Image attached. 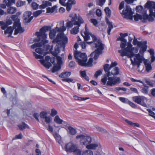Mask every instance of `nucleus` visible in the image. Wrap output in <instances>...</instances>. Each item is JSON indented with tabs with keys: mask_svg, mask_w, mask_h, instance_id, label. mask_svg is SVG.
Instances as JSON below:
<instances>
[{
	"mask_svg": "<svg viewBox=\"0 0 155 155\" xmlns=\"http://www.w3.org/2000/svg\"><path fill=\"white\" fill-rule=\"evenodd\" d=\"M85 31L84 32V33L85 35H90L91 36V35L92 34L91 33L89 32L88 29H87V27L86 25L85 26Z\"/></svg>",
	"mask_w": 155,
	"mask_h": 155,
	"instance_id": "nucleus-54",
	"label": "nucleus"
},
{
	"mask_svg": "<svg viewBox=\"0 0 155 155\" xmlns=\"http://www.w3.org/2000/svg\"><path fill=\"white\" fill-rule=\"evenodd\" d=\"M64 148L66 152H74L77 150L75 145L72 142H69L66 144Z\"/></svg>",
	"mask_w": 155,
	"mask_h": 155,
	"instance_id": "nucleus-14",
	"label": "nucleus"
},
{
	"mask_svg": "<svg viewBox=\"0 0 155 155\" xmlns=\"http://www.w3.org/2000/svg\"><path fill=\"white\" fill-rule=\"evenodd\" d=\"M77 139H80V143L82 145H87L90 143L92 141L91 137L87 135H79L76 136Z\"/></svg>",
	"mask_w": 155,
	"mask_h": 155,
	"instance_id": "nucleus-10",
	"label": "nucleus"
},
{
	"mask_svg": "<svg viewBox=\"0 0 155 155\" xmlns=\"http://www.w3.org/2000/svg\"><path fill=\"white\" fill-rule=\"evenodd\" d=\"M54 121L57 124H62L63 120L60 119L58 115H56L54 117Z\"/></svg>",
	"mask_w": 155,
	"mask_h": 155,
	"instance_id": "nucleus-31",
	"label": "nucleus"
},
{
	"mask_svg": "<svg viewBox=\"0 0 155 155\" xmlns=\"http://www.w3.org/2000/svg\"><path fill=\"white\" fill-rule=\"evenodd\" d=\"M33 54L34 56L37 59H43V56H41L40 55L38 54L35 52H33Z\"/></svg>",
	"mask_w": 155,
	"mask_h": 155,
	"instance_id": "nucleus-53",
	"label": "nucleus"
},
{
	"mask_svg": "<svg viewBox=\"0 0 155 155\" xmlns=\"http://www.w3.org/2000/svg\"><path fill=\"white\" fill-rule=\"evenodd\" d=\"M125 121L128 124L131 126L133 127H139V125L137 123H134L132 122L131 121H129L127 119H125Z\"/></svg>",
	"mask_w": 155,
	"mask_h": 155,
	"instance_id": "nucleus-29",
	"label": "nucleus"
},
{
	"mask_svg": "<svg viewBox=\"0 0 155 155\" xmlns=\"http://www.w3.org/2000/svg\"><path fill=\"white\" fill-rule=\"evenodd\" d=\"M39 61L41 63L47 68H49L51 66V64L49 62H45L44 60H40Z\"/></svg>",
	"mask_w": 155,
	"mask_h": 155,
	"instance_id": "nucleus-21",
	"label": "nucleus"
},
{
	"mask_svg": "<svg viewBox=\"0 0 155 155\" xmlns=\"http://www.w3.org/2000/svg\"><path fill=\"white\" fill-rule=\"evenodd\" d=\"M80 74L83 78L86 76V75L85 71H80Z\"/></svg>",
	"mask_w": 155,
	"mask_h": 155,
	"instance_id": "nucleus-64",
	"label": "nucleus"
},
{
	"mask_svg": "<svg viewBox=\"0 0 155 155\" xmlns=\"http://www.w3.org/2000/svg\"><path fill=\"white\" fill-rule=\"evenodd\" d=\"M62 81H66V82H68V83H70V82H72L73 83H74L75 82V81H73V80L71 78H66V79H63Z\"/></svg>",
	"mask_w": 155,
	"mask_h": 155,
	"instance_id": "nucleus-51",
	"label": "nucleus"
},
{
	"mask_svg": "<svg viewBox=\"0 0 155 155\" xmlns=\"http://www.w3.org/2000/svg\"><path fill=\"white\" fill-rule=\"evenodd\" d=\"M147 41H145L143 42H139L138 46L141 47L139 53H137L138 52L137 48L132 47V45L130 42H128L127 46L124 50H120L118 52L120 54L121 56H127L130 58L131 64L133 66L137 65V68H139L140 64L142 63L144 58L143 56H141L140 54H143V53L146 51L147 48Z\"/></svg>",
	"mask_w": 155,
	"mask_h": 155,
	"instance_id": "nucleus-1",
	"label": "nucleus"
},
{
	"mask_svg": "<svg viewBox=\"0 0 155 155\" xmlns=\"http://www.w3.org/2000/svg\"><path fill=\"white\" fill-rule=\"evenodd\" d=\"M147 110L149 113V116L153 117L155 115V113L152 111L150 109H147Z\"/></svg>",
	"mask_w": 155,
	"mask_h": 155,
	"instance_id": "nucleus-55",
	"label": "nucleus"
},
{
	"mask_svg": "<svg viewBox=\"0 0 155 155\" xmlns=\"http://www.w3.org/2000/svg\"><path fill=\"white\" fill-rule=\"evenodd\" d=\"M15 0H4L3 2L6 4L8 7L11 6L12 3H15Z\"/></svg>",
	"mask_w": 155,
	"mask_h": 155,
	"instance_id": "nucleus-27",
	"label": "nucleus"
},
{
	"mask_svg": "<svg viewBox=\"0 0 155 155\" xmlns=\"http://www.w3.org/2000/svg\"><path fill=\"white\" fill-rule=\"evenodd\" d=\"M143 18V16L137 14H136L134 16V19L136 21H138L139 19L142 20Z\"/></svg>",
	"mask_w": 155,
	"mask_h": 155,
	"instance_id": "nucleus-34",
	"label": "nucleus"
},
{
	"mask_svg": "<svg viewBox=\"0 0 155 155\" xmlns=\"http://www.w3.org/2000/svg\"><path fill=\"white\" fill-rule=\"evenodd\" d=\"M68 42V38L65 35L64 33H58L56 38L52 41L53 43H57L58 45H57L54 47V51H52L53 46L50 49V51L52 55L54 56H56L60 52L59 47L62 48V50L64 51L65 45Z\"/></svg>",
	"mask_w": 155,
	"mask_h": 155,
	"instance_id": "nucleus-3",
	"label": "nucleus"
},
{
	"mask_svg": "<svg viewBox=\"0 0 155 155\" xmlns=\"http://www.w3.org/2000/svg\"><path fill=\"white\" fill-rule=\"evenodd\" d=\"M57 114V111L54 108L51 109V116L52 117H54Z\"/></svg>",
	"mask_w": 155,
	"mask_h": 155,
	"instance_id": "nucleus-46",
	"label": "nucleus"
},
{
	"mask_svg": "<svg viewBox=\"0 0 155 155\" xmlns=\"http://www.w3.org/2000/svg\"><path fill=\"white\" fill-rule=\"evenodd\" d=\"M120 13L124 18L130 20L132 19L133 12L130 6L128 5H126L122 12Z\"/></svg>",
	"mask_w": 155,
	"mask_h": 155,
	"instance_id": "nucleus-9",
	"label": "nucleus"
},
{
	"mask_svg": "<svg viewBox=\"0 0 155 155\" xmlns=\"http://www.w3.org/2000/svg\"><path fill=\"white\" fill-rule=\"evenodd\" d=\"M142 41H138L136 38L135 36H134V39L133 41V44L134 45H136L138 46V45L139 44V42H143Z\"/></svg>",
	"mask_w": 155,
	"mask_h": 155,
	"instance_id": "nucleus-58",
	"label": "nucleus"
},
{
	"mask_svg": "<svg viewBox=\"0 0 155 155\" xmlns=\"http://www.w3.org/2000/svg\"><path fill=\"white\" fill-rule=\"evenodd\" d=\"M106 0H96V5L102 6L104 4Z\"/></svg>",
	"mask_w": 155,
	"mask_h": 155,
	"instance_id": "nucleus-33",
	"label": "nucleus"
},
{
	"mask_svg": "<svg viewBox=\"0 0 155 155\" xmlns=\"http://www.w3.org/2000/svg\"><path fill=\"white\" fill-rule=\"evenodd\" d=\"M84 22V20L80 16H78V21H75L74 23V25H77L78 27L81 25V24L83 23Z\"/></svg>",
	"mask_w": 155,
	"mask_h": 155,
	"instance_id": "nucleus-23",
	"label": "nucleus"
},
{
	"mask_svg": "<svg viewBox=\"0 0 155 155\" xmlns=\"http://www.w3.org/2000/svg\"><path fill=\"white\" fill-rule=\"evenodd\" d=\"M35 51L38 53L41 54L43 52V50L40 48H38L35 49Z\"/></svg>",
	"mask_w": 155,
	"mask_h": 155,
	"instance_id": "nucleus-63",
	"label": "nucleus"
},
{
	"mask_svg": "<svg viewBox=\"0 0 155 155\" xmlns=\"http://www.w3.org/2000/svg\"><path fill=\"white\" fill-rule=\"evenodd\" d=\"M119 69L118 67H115L113 70L110 72V75H116L119 74Z\"/></svg>",
	"mask_w": 155,
	"mask_h": 155,
	"instance_id": "nucleus-18",
	"label": "nucleus"
},
{
	"mask_svg": "<svg viewBox=\"0 0 155 155\" xmlns=\"http://www.w3.org/2000/svg\"><path fill=\"white\" fill-rule=\"evenodd\" d=\"M18 127L20 130H22L26 128H29L28 126L24 122H22L21 124L18 125Z\"/></svg>",
	"mask_w": 155,
	"mask_h": 155,
	"instance_id": "nucleus-17",
	"label": "nucleus"
},
{
	"mask_svg": "<svg viewBox=\"0 0 155 155\" xmlns=\"http://www.w3.org/2000/svg\"><path fill=\"white\" fill-rule=\"evenodd\" d=\"M144 64L145 66L146 71L148 72H149L152 69L151 64L148 63H147L145 62H144Z\"/></svg>",
	"mask_w": 155,
	"mask_h": 155,
	"instance_id": "nucleus-38",
	"label": "nucleus"
},
{
	"mask_svg": "<svg viewBox=\"0 0 155 155\" xmlns=\"http://www.w3.org/2000/svg\"><path fill=\"white\" fill-rule=\"evenodd\" d=\"M4 26H1V29L2 30H5L6 29L7 26L12 24V21L10 19H7Z\"/></svg>",
	"mask_w": 155,
	"mask_h": 155,
	"instance_id": "nucleus-24",
	"label": "nucleus"
},
{
	"mask_svg": "<svg viewBox=\"0 0 155 155\" xmlns=\"http://www.w3.org/2000/svg\"><path fill=\"white\" fill-rule=\"evenodd\" d=\"M92 41H87L86 43L88 45H92L93 48L96 49L91 54V56H93L94 54V60L97 59L100 55L102 54L104 52V45L102 43L101 40L98 38L97 37L93 34L91 35Z\"/></svg>",
	"mask_w": 155,
	"mask_h": 155,
	"instance_id": "nucleus-4",
	"label": "nucleus"
},
{
	"mask_svg": "<svg viewBox=\"0 0 155 155\" xmlns=\"http://www.w3.org/2000/svg\"><path fill=\"white\" fill-rule=\"evenodd\" d=\"M59 27L56 26L55 29L50 31L49 36L50 38L53 39L54 38L56 31L63 32L66 30V28L64 26V21H61L59 24Z\"/></svg>",
	"mask_w": 155,
	"mask_h": 155,
	"instance_id": "nucleus-8",
	"label": "nucleus"
},
{
	"mask_svg": "<svg viewBox=\"0 0 155 155\" xmlns=\"http://www.w3.org/2000/svg\"><path fill=\"white\" fill-rule=\"evenodd\" d=\"M110 76L109 72L107 74H104L101 79V84L111 87L120 83L121 80L119 77H110Z\"/></svg>",
	"mask_w": 155,
	"mask_h": 155,
	"instance_id": "nucleus-7",
	"label": "nucleus"
},
{
	"mask_svg": "<svg viewBox=\"0 0 155 155\" xmlns=\"http://www.w3.org/2000/svg\"><path fill=\"white\" fill-rule=\"evenodd\" d=\"M42 13V11L41 10H38L34 12L33 13V17L35 18L37 17L38 16L40 15Z\"/></svg>",
	"mask_w": 155,
	"mask_h": 155,
	"instance_id": "nucleus-39",
	"label": "nucleus"
},
{
	"mask_svg": "<svg viewBox=\"0 0 155 155\" xmlns=\"http://www.w3.org/2000/svg\"><path fill=\"white\" fill-rule=\"evenodd\" d=\"M61 68V65L57 64V65L54 66L53 68L52 72L53 73L59 70Z\"/></svg>",
	"mask_w": 155,
	"mask_h": 155,
	"instance_id": "nucleus-40",
	"label": "nucleus"
},
{
	"mask_svg": "<svg viewBox=\"0 0 155 155\" xmlns=\"http://www.w3.org/2000/svg\"><path fill=\"white\" fill-rule=\"evenodd\" d=\"M97 147L98 145L97 144L92 143L87 145L86 146V147L88 149L94 150Z\"/></svg>",
	"mask_w": 155,
	"mask_h": 155,
	"instance_id": "nucleus-28",
	"label": "nucleus"
},
{
	"mask_svg": "<svg viewBox=\"0 0 155 155\" xmlns=\"http://www.w3.org/2000/svg\"><path fill=\"white\" fill-rule=\"evenodd\" d=\"M132 99L134 101L138 104L145 107H147V105L146 103L144 102L145 100H146V98L142 96H135L132 97Z\"/></svg>",
	"mask_w": 155,
	"mask_h": 155,
	"instance_id": "nucleus-11",
	"label": "nucleus"
},
{
	"mask_svg": "<svg viewBox=\"0 0 155 155\" xmlns=\"http://www.w3.org/2000/svg\"><path fill=\"white\" fill-rule=\"evenodd\" d=\"M74 23L71 21H68L66 23V26L68 28H72L74 25Z\"/></svg>",
	"mask_w": 155,
	"mask_h": 155,
	"instance_id": "nucleus-47",
	"label": "nucleus"
},
{
	"mask_svg": "<svg viewBox=\"0 0 155 155\" xmlns=\"http://www.w3.org/2000/svg\"><path fill=\"white\" fill-rule=\"evenodd\" d=\"M45 121L47 124L50 123L51 121V117L50 116H47L45 118Z\"/></svg>",
	"mask_w": 155,
	"mask_h": 155,
	"instance_id": "nucleus-52",
	"label": "nucleus"
},
{
	"mask_svg": "<svg viewBox=\"0 0 155 155\" xmlns=\"http://www.w3.org/2000/svg\"><path fill=\"white\" fill-rule=\"evenodd\" d=\"M106 21L107 24L108 25L107 32L108 35H110L111 30L113 28V25L111 22L109 21V19L107 18H106Z\"/></svg>",
	"mask_w": 155,
	"mask_h": 155,
	"instance_id": "nucleus-15",
	"label": "nucleus"
},
{
	"mask_svg": "<svg viewBox=\"0 0 155 155\" xmlns=\"http://www.w3.org/2000/svg\"><path fill=\"white\" fill-rule=\"evenodd\" d=\"M102 74V71L101 70H99L96 72L95 74L94 75V76L96 78H97L99 75H101Z\"/></svg>",
	"mask_w": 155,
	"mask_h": 155,
	"instance_id": "nucleus-48",
	"label": "nucleus"
},
{
	"mask_svg": "<svg viewBox=\"0 0 155 155\" xmlns=\"http://www.w3.org/2000/svg\"><path fill=\"white\" fill-rule=\"evenodd\" d=\"M68 131L71 135H74L77 133L76 130L72 127L68 126Z\"/></svg>",
	"mask_w": 155,
	"mask_h": 155,
	"instance_id": "nucleus-20",
	"label": "nucleus"
},
{
	"mask_svg": "<svg viewBox=\"0 0 155 155\" xmlns=\"http://www.w3.org/2000/svg\"><path fill=\"white\" fill-rule=\"evenodd\" d=\"M51 5V3L49 1H43L42 2V4L40 6V8L44 9L47 7Z\"/></svg>",
	"mask_w": 155,
	"mask_h": 155,
	"instance_id": "nucleus-16",
	"label": "nucleus"
},
{
	"mask_svg": "<svg viewBox=\"0 0 155 155\" xmlns=\"http://www.w3.org/2000/svg\"><path fill=\"white\" fill-rule=\"evenodd\" d=\"M74 57L77 60V61L78 64L82 66L85 67H91L92 66L93 58H90L88 61H87V56L85 53H81L78 51H75L74 54Z\"/></svg>",
	"mask_w": 155,
	"mask_h": 155,
	"instance_id": "nucleus-6",
	"label": "nucleus"
},
{
	"mask_svg": "<svg viewBox=\"0 0 155 155\" xmlns=\"http://www.w3.org/2000/svg\"><path fill=\"white\" fill-rule=\"evenodd\" d=\"M23 135L21 133L19 134L16 135L15 138L13 139V140L17 139H21L22 138Z\"/></svg>",
	"mask_w": 155,
	"mask_h": 155,
	"instance_id": "nucleus-57",
	"label": "nucleus"
},
{
	"mask_svg": "<svg viewBox=\"0 0 155 155\" xmlns=\"http://www.w3.org/2000/svg\"><path fill=\"white\" fill-rule=\"evenodd\" d=\"M56 58L57 61V64L61 65L62 64L63 61V59H64V57L61 58L59 56H56Z\"/></svg>",
	"mask_w": 155,
	"mask_h": 155,
	"instance_id": "nucleus-36",
	"label": "nucleus"
},
{
	"mask_svg": "<svg viewBox=\"0 0 155 155\" xmlns=\"http://www.w3.org/2000/svg\"><path fill=\"white\" fill-rule=\"evenodd\" d=\"M144 87L141 89V92L144 94H147L148 91V87L146 86V84H143Z\"/></svg>",
	"mask_w": 155,
	"mask_h": 155,
	"instance_id": "nucleus-32",
	"label": "nucleus"
},
{
	"mask_svg": "<svg viewBox=\"0 0 155 155\" xmlns=\"http://www.w3.org/2000/svg\"><path fill=\"white\" fill-rule=\"evenodd\" d=\"M143 13V17L144 20L148 19L149 21L152 22L154 20L152 17L155 18V10L153 12L152 8L155 9V2L153 1H148L144 5Z\"/></svg>",
	"mask_w": 155,
	"mask_h": 155,
	"instance_id": "nucleus-5",
	"label": "nucleus"
},
{
	"mask_svg": "<svg viewBox=\"0 0 155 155\" xmlns=\"http://www.w3.org/2000/svg\"><path fill=\"white\" fill-rule=\"evenodd\" d=\"M124 1L121 2L119 5V9L121 10L124 8Z\"/></svg>",
	"mask_w": 155,
	"mask_h": 155,
	"instance_id": "nucleus-56",
	"label": "nucleus"
},
{
	"mask_svg": "<svg viewBox=\"0 0 155 155\" xmlns=\"http://www.w3.org/2000/svg\"><path fill=\"white\" fill-rule=\"evenodd\" d=\"M71 74L70 72H64L61 73L59 75V77L62 78H64L68 77Z\"/></svg>",
	"mask_w": 155,
	"mask_h": 155,
	"instance_id": "nucleus-22",
	"label": "nucleus"
},
{
	"mask_svg": "<svg viewBox=\"0 0 155 155\" xmlns=\"http://www.w3.org/2000/svg\"><path fill=\"white\" fill-rule=\"evenodd\" d=\"M104 11L107 16L110 17L111 15V11L109 8L108 7H106L104 9Z\"/></svg>",
	"mask_w": 155,
	"mask_h": 155,
	"instance_id": "nucleus-35",
	"label": "nucleus"
},
{
	"mask_svg": "<svg viewBox=\"0 0 155 155\" xmlns=\"http://www.w3.org/2000/svg\"><path fill=\"white\" fill-rule=\"evenodd\" d=\"M31 14L32 12L30 11H27L24 13L23 16V22L24 23H29L33 19V16H31Z\"/></svg>",
	"mask_w": 155,
	"mask_h": 155,
	"instance_id": "nucleus-13",
	"label": "nucleus"
},
{
	"mask_svg": "<svg viewBox=\"0 0 155 155\" xmlns=\"http://www.w3.org/2000/svg\"><path fill=\"white\" fill-rule=\"evenodd\" d=\"M89 35H87L84 36L82 35L85 41H87L90 39V37L89 36Z\"/></svg>",
	"mask_w": 155,
	"mask_h": 155,
	"instance_id": "nucleus-62",
	"label": "nucleus"
},
{
	"mask_svg": "<svg viewBox=\"0 0 155 155\" xmlns=\"http://www.w3.org/2000/svg\"><path fill=\"white\" fill-rule=\"evenodd\" d=\"M47 113L45 111L41 112L40 114V117L42 119H45L46 117Z\"/></svg>",
	"mask_w": 155,
	"mask_h": 155,
	"instance_id": "nucleus-42",
	"label": "nucleus"
},
{
	"mask_svg": "<svg viewBox=\"0 0 155 155\" xmlns=\"http://www.w3.org/2000/svg\"><path fill=\"white\" fill-rule=\"evenodd\" d=\"M25 3V2H23L21 0L18 1L16 3V6L18 7H21Z\"/></svg>",
	"mask_w": 155,
	"mask_h": 155,
	"instance_id": "nucleus-43",
	"label": "nucleus"
},
{
	"mask_svg": "<svg viewBox=\"0 0 155 155\" xmlns=\"http://www.w3.org/2000/svg\"><path fill=\"white\" fill-rule=\"evenodd\" d=\"M13 29V28H12L11 26L7 28L6 30L5 31L4 33L5 34H8L9 35L8 37H9L11 36L12 34Z\"/></svg>",
	"mask_w": 155,
	"mask_h": 155,
	"instance_id": "nucleus-19",
	"label": "nucleus"
},
{
	"mask_svg": "<svg viewBox=\"0 0 155 155\" xmlns=\"http://www.w3.org/2000/svg\"><path fill=\"white\" fill-rule=\"evenodd\" d=\"M111 69V68L109 64H106L104 65V70L105 72H107L106 74H107L109 72L110 74L109 71Z\"/></svg>",
	"mask_w": 155,
	"mask_h": 155,
	"instance_id": "nucleus-25",
	"label": "nucleus"
},
{
	"mask_svg": "<svg viewBox=\"0 0 155 155\" xmlns=\"http://www.w3.org/2000/svg\"><path fill=\"white\" fill-rule=\"evenodd\" d=\"M82 155H93V152L90 150H88L83 152Z\"/></svg>",
	"mask_w": 155,
	"mask_h": 155,
	"instance_id": "nucleus-41",
	"label": "nucleus"
},
{
	"mask_svg": "<svg viewBox=\"0 0 155 155\" xmlns=\"http://www.w3.org/2000/svg\"><path fill=\"white\" fill-rule=\"evenodd\" d=\"M96 13L97 16L99 17L101 16L102 14L101 10L98 9H97L96 10Z\"/></svg>",
	"mask_w": 155,
	"mask_h": 155,
	"instance_id": "nucleus-61",
	"label": "nucleus"
},
{
	"mask_svg": "<svg viewBox=\"0 0 155 155\" xmlns=\"http://www.w3.org/2000/svg\"><path fill=\"white\" fill-rule=\"evenodd\" d=\"M50 26H45L42 27L39 30V31L35 33V35L37 38L34 40L35 43L31 46L32 49H34L36 47H40L44 44L48 43V41L45 39L47 38V34H45L46 31L50 30Z\"/></svg>",
	"mask_w": 155,
	"mask_h": 155,
	"instance_id": "nucleus-2",
	"label": "nucleus"
},
{
	"mask_svg": "<svg viewBox=\"0 0 155 155\" xmlns=\"http://www.w3.org/2000/svg\"><path fill=\"white\" fill-rule=\"evenodd\" d=\"M78 26L74 27L71 30V34L74 35L76 34L78 32L79 28Z\"/></svg>",
	"mask_w": 155,
	"mask_h": 155,
	"instance_id": "nucleus-30",
	"label": "nucleus"
},
{
	"mask_svg": "<svg viewBox=\"0 0 155 155\" xmlns=\"http://www.w3.org/2000/svg\"><path fill=\"white\" fill-rule=\"evenodd\" d=\"M143 9V7L142 6L139 5L136 7V10L137 12L140 13L142 11Z\"/></svg>",
	"mask_w": 155,
	"mask_h": 155,
	"instance_id": "nucleus-49",
	"label": "nucleus"
},
{
	"mask_svg": "<svg viewBox=\"0 0 155 155\" xmlns=\"http://www.w3.org/2000/svg\"><path fill=\"white\" fill-rule=\"evenodd\" d=\"M56 7L55 6H53L51 8H47V13H53L54 12L56 8Z\"/></svg>",
	"mask_w": 155,
	"mask_h": 155,
	"instance_id": "nucleus-37",
	"label": "nucleus"
},
{
	"mask_svg": "<svg viewBox=\"0 0 155 155\" xmlns=\"http://www.w3.org/2000/svg\"><path fill=\"white\" fill-rule=\"evenodd\" d=\"M70 2H68V1L67 3L66 4L65 3V5H64L66 6V9L68 12L70 11L72 7L71 5L70 4Z\"/></svg>",
	"mask_w": 155,
	"mask_h": 155,
	"instance_id": "nucleus-45",
	"label": "nucleus"
},
{
	"mask_svg": "<svg viewBox=\"0 0 155 155\" xmlns=\"http://www.w3.org/2000/svg\"><path fill=\"white\" fill-rule=\"evenodd\" d=\"M119 99L121 101L124 103L127 104L129 101L127 99L124 97H119Z\"/></svg>",
	"mask_w": 155,
	"mask_h": 155,
	"instance_id": "nucleus-44",
	"label": "nucleus"
},
{
	"mask_svg": "<svg viewBox=\"0 0 155 155\" xmlns=\"http://www.w3.org/2000/svg\"><path fill=\"white\" fill-rule=\"evenodd\" d=\"M31 7L34 10H36L38 8V5L35 2H32L31 3Z\"/></svg>",
	"mask_w": 155,
	"mask_h": 155,
	"instance_id": "nucleus-50",
	"label": "nucleus"
},
{
	"mask_svg": "<svg viewBox=\"0 0 155 155\" xmlns=\"http://www.w3.org/2000/svg\"><path fill=\"white\" fill-rule=\"evenodd\" d=\"M75 65V63L74 61H71L69 64L70 68H73Z\"/></svg>",
	"mask_w": 155,
	"mask_h": 155,
	"instance_id": "nucleus-60",
	"label": "nucleus"
},
{
	"mask_svg": "<svg viewBox=\"0 0 155 155\" xmlns=\"http://www.w3.org/2000/svg\"><path fill=\"white\" fill-rule=\"evenodd\" d=\"M133 108H137V106L136 105H135L134 103L129 101V102H128V103Z\"/></svg>",
	"mask_w": 155,
	"mask_h": 155,
	"instance_id": "nucleus-59",
	"label": "nucleus"
},
{
	"mask_svg": "<svg viewBox=\"0 0 155 155\" xmlns=\"http://www.w3.org/2000/svg\"><path fill=\"white\" fill-rule=\"evenodd\" d=\"M17 11L16 8L13 7H10L7 10V12L8 14H13L15 13Z\"/></svg>",
	"mask_w": 155,
	"mask_h": 155,
	"instance_id": "nucleus-26",
	"label": "nucleus"
},
{
	"mask_svg": "<svg viewBox=\"0 0 155 155\" xmlns=\"http://www.w3.org/2000/svg\"><path fill=\"white\" fill-rule=\"evenodd\" d=\"M13 28L14 29H15L14 35H16L18 33H22L25 31L24 28L21 27V23L15 21L14 23Z\"/></svg>",
	"mask_w": 155,
	"mask_h": 155,
	"instance_id": "nucleus-12",
	"label": "nucleus"
}]
</instances>
